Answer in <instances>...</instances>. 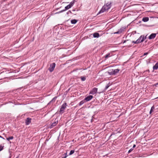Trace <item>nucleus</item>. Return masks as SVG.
Returning a JSON list of instances; mask_svg holds the SVG:
<instances>
[{"label":"nucleus","mask_w":158,"mask_h":158,"mask_svg":"<svg viewBox=\"0 0 158 158\" xmlns=\"http://www.w3.org/2000/svg\"><path fill=\"white\" fill-rule=\"evenodd\" d=\"M111 3L108 2L105 5L102 7L99 12V13H103L104 12L108 10L111 7Z\"/></svg>","instance_id":"1"},{"label":"nucleus","mask_w":158,"mask_h":158,"mask_svg":"<svg viewBox=\"0 0 158 158\" xmlns=\"http://www.w3.org/2000/svg\"><path fill=\"white\" fill-rule=\"evenodd\" d=\"M119 71V70L118 69H112L109 71V72H108L107 73L108 74L110 75H115L117 73H118Z\"/></svg>","instance_id":"2"},{"label":"nucleus","mask_w":158,"mask_h":158,"mask_svg":"<svg viewBox=\"0 0 158 158\" xmlns=\"http://www.w3.org/2000/svg\"><path fill=\"white\" fill-rule=\"evenodd\" d=\"M67 104L66 103H64L61 106L60 110V112L61 113H63L64 111L65 108L66 107Z\"/></svg>","instance_id":"3"},{"label":"nucleus","mask_w":158,"mask_h":158,"mask_svg":"<svg viewBox=\"0 0 158 158\" xmlns=\"http://www.w3.org/2000/svg\"><path fill=\"white\" fill-rule=\"evenodd\" d=\"M55 66V63H53L50 65L49 70L50 72H52L54 70Z\"/></svg>","instance_id":"4"},{"label":"nucleus","mask_w":158,"mask_h":158,"mask_svg":"<svg viewBox=\"0 0 158 158\" xmlns=\"http://www.w3.org/2000/svg\"><path fill=\"white\" fill-rule=\"evenodd\" d=\"M146 38V36H144V35H141L139 38L137 40H139V43L143 42Z\"/></svg>","instance_id":"5"},{"label":"nucleus","mask_w":158,"mask_h":158,"mask_svg":"<svg viewBox=\"0 0 158 158\" xmlns=\"http://www.w3.org/2000/svg\"><path fill=\"white\" fill-rule=\"evenodd\" d=\"M98 89L96 88H94L90 92V94H96L97 92Z\"/></svg>","instance_id":"6"},{"label":"nucleus","mask_w":158,"mask_h":158,"mask_svg":"<svg viewBox=\"0 0 158 158\" xmlns=\"http://www.w3.org/2000/svg\"><path fill=\"white\" fill-rule=\"evenodd\" d=\"M93 97L92 95H89L86 98H85L84 100H85L86 101H89Z\"/></svg>","instance_id":"7"},{"label":"nucleus","mask_w":158,"mask_h":158,"mask_svg":"<svg viewBox=\"0 0 158 158\" xmlns=\"http://www.w3.org/2000/svg\"><path fill=\"white\" fill-rule=\"evenodd\" d=\"M156 34L152 33L148 37L149 39H154L156 36Z\"/></svg>","instance_id":"8"},{"label":"nucleus","mask_w":158,"mask_h":158,"mask_svg":"<svg viewBox=\"0 0 158 158\" xmlns=\"http://www.w3.org/2000/svg\"><path fill=\"white\" fill-rule=\"evenodd\" d=\"M31 119L29 118H27V119L26 121V124L27 125H28L29 124V123L31 122Z\"/></svg>","instance_id":"9"},{"label":"nucleus","mask_w":158,"mask_h":158,"mask_svg":"<svg viewBox=\"0 0 158 158\" xmlns=\"http://www.w3.org/2000/svg\"><path fill=\"white\" fill-rule=\"evenodd\" d=\"M154 70H156L158 69V62L153 67Z\"/></svg>","instance_id":"10"},{"label":"nucleus","mask_w":158,"mask_h":158,"mask_svg":"<svg viewBox=\"0 0 158 158\" xmlns=\"http://www.w3.org/2000/svg\"><path fill=\"white\" fill-rule=\"evenodd\" d=\"M93 36L94 38H98L99 37V35L98 33H95L93 34Z\"/></svg>","instance_id":"11"},{"label":"nucleus","mask_w":158,"mask_h":158,"mask_svg":"<svg viewBox=\"0 0 158 158\" xmlns=\"http://www.w3.org/2000/svg\"><path fill=\"white\" fill-rule=\"evenodd\" d=\"M57 122H55L53 123L51 125V126H50V128H52L53 127L55 126L57 124Z\"/></svg>","instance_id":"12"},{"label":"nucleus","mask_w":158,"mask_h":158,"mask_svg":"<svg viewBox=\"0 0 158 158\" xmlns=\"http://www.w3.org/2000/svg\"><path fill=\"white\" fill-rule=\"evenodd\" d=\"M149 20V18L148 17H144L143 18L142 21L144 22H146L148 21Z\"/></svg>","instance_id":"13"},{"label":"nucleus","mask_w":158,"mask_h":158,"mask_svg":"<svg viewBox=\"0 0 158 158\" xmlns=\"http://www.w3.org/2000/svg\"><path fill=\"white\" fill-rule=\"evenodd\" d=\"M154 109H155V107L154 106H152V107H151V110L150 111V114H151L153 112Z\"/></svg>","instance_id":"14"},{"label":"nucleus","mask_w":158,"mask_h":158,"mask_svg":"<svg viewBox=\"0 0 158 158\" xmlns=\"http://www.w3.org/2000/svg\"><path fill=\"white\" fill-rule=\"evenodd\" d=\"M77 20L75 19L72 20L71 21V23L72 24H74L77 22Z\"/></svg>","instance_id":"15"},{"label":"nucleus","mask_w":158,"mask_h":158,"mask_svg":"<svg viewBox=\"0 0 158 158\" xmlns=\"http://www.w3.org/2000/svg\"><path fill=\"white\" fill-rule=\"evenodd\" d=\"M122 31V30L121 29H120L118 30V31L116 32H115L114 33V34H120L121 33Z\"/></svg>","instance_id":"16"},{"label":"nucleus","mask_w":158,"mask_h":158,"mask_svg":"<svg viewBox=\"0 0 158 158\" xmlns=\"http://www.w3.org/2000/svg\"><path fill=\"white\" fill-rule=\"evenodd\" d=\"M71 7L70 5H67V6L65 7V10H68Z\"/></svg>","instance_id":"17"},{"label":"nucleus","mask_w":158,"mask_h":158,"mask_svg":"<svg viewBox=\"0 0 158 158\" xmlns=\"http://www.w3.org/2000/svg\"><path fill=\"white\" fill-rule=\"evenodd\" d=\"M75 151L74 150H72L70 151L69 154V155H71L73 154L74 152Z\"/></svg>","instance_id":"18"},{"label":"nucleus","mask_w":158,"mask_h":158,"mask_svg":"<svg viewBox=\"0 0 158 158\" xmlns=\"http://www.w3.org/2000/svg\"><path fill=\"white\" fill-rule=\"evenodd\" d=\"M84 102H85L84 101V100L81 101L79 103V106L81 105H82L83 104Z\"/></svg>","instance_id":"19"},{"label":"nucleus","mask_w":158,"mask_h":158,"mask_svg":"<svg viewBox=\"0 0 158 158\" xmlns=\"http://www.w3.org/2000/svg\"><path fill=\"white\" fill-rule=\"evenodd\" d=\"M81 80L83 81H85L86 79L85 77H81Z\"/></svg>","instance_id":"20"},{"label":"nucleus","mask_w":158,"mask_h":158,"mask_svg":"<svg viewBox=\"0 0 158 158\" xmlns=\"http://www.w3.org/2000/svg\"><path fill=\"white\" fill-rule=\"evenodd\" d=\"M139 40H137L136 41H132V43H134L135 44H138L139 43Z\"/></svg>","instance_id":"21"},{"label":"nucleus","mask_w":158,"mask_h":158,"mask_svg":"<svg viewBox=\"0 0 158 158\" xmlns=\"http://www.w3.org/2000/svg\"><path fill=\"white\" fill-rule=\"evenodd\" d=\"M110 54H108L106 55L105 56V58H108V57H110Z\"/></svg>","instance_id":"22"},{"label":"nucleus","mask_w":158,"mask_h":158,"mask_svg":"<svg viewBox=\"0 0 158 158\" xmlns=\"http://www.w3.org/2000/svg\"><path fill=\"white\" fill-rule=\"evenodd\" d=\"M110 85H109V84H107L105 87V90H106V89H107L109 87Z\"/></svg>","instance_id":"23"},{"label":"nucleus","mask_w":158,"mask_h":158,"mask_svg":"<svg viewBox=\"0 0 158 158\" xmlns=\"http://www.w3.org/2000/svg\"><path fill=\"white\" fill-rule=\"evenodd\" d=\"M74 4V2H71L70 3V4H69V5H70L71 6V7Z\"/></svg>","instance_id":"24"},{"label":"nucleus","mask_w":158,"mask_h":158,"mask_svg":"<svg viewBox=\"0 0 158 158\" xmlns=\"http://www.w3.org/2000/svg\"><path fill=\"white\" fill-rule=\"evenodd\" d=\"M133 150V148H131L130 150H129L128 151V153H130Z\"/></svg>","instance_id":"25"},{"label":"nucleus","mask_w":158,"mask_h":158,"mask_svg":"<svg viewBox=\"0 0 158 158\" xmlns=\"http://www.w3.org/2000/svg\"><path fill=\"white\" fill-rule=\"evenodd\" d=\"M3 149V147L2 146H0V151L2 150Z\"/></svg>","instance_id":"26"},{"label":"nucleus","mask_w":158,"mask_h":158,"mask_svg":"<svg viewBox=\"0 0 158 158\" xmlns=\"http://www.w3.org/2000/svg\"><path fill=\"white\" fill-rule=\"evenodd\" d=\"M148 54V52L145 53H144V54H143V56L146 55Z\"/></svg>","instance_id":"27"},{"label":"nucleus","mask_w":158,"mask_h":158,"mask_svg":"<svg viewBox=\"0 0 158 158\" xmlns=\"http://www.w3.org/2000/svg\"><path fill=\"white\" fill-rule=\"evenodd\" d=\"M6 139L9 141L10 140V137L6 138Z\"/></svg>","instance_id":"28"},{"label":"nucleus","mask_w":158,"mask_h":158,"mask_svg":"<svg viewBox=\"0 0 158 158\" xmlns=\"http://www.w3.org/2000/svg\"><path fill=\"white\" fill-rule=\"evenodd\" d=\"M67 156L68 155L65 156H64L62 157V158H66Z\"/></svg>","instance_id":"29"},{"label":"nucleus","mask_w":158,"mask_h":158,"mask_svg":"<svg viewBox=\"0 0 158 158\" xmlns=\"http://www.w3.org/2000/svg\"><path fill=\"white\" fill-rule=\"evenodd\" d=\"M136 146V145L135 144H134L133 146V148H135Z\"/></svg>","instance_id":"30"},{"label":"nucleus","mask_w":158,"mask_h":158,"mask_svg":"<svg viewBox=\"0 0 158 158\" xmlns=\"http://www.w3.org/2000/svg\"><path fill=\"white\" fill-rule=\"evenodd\" d=\"M65 10H61V11H60L59 12V13H60V12H63V11H65Z\"/></svg>","instance_id":"31"},{"label":"nucleus","mask_w":158,"mask_h":158,"mask_svg":"<svg viewBox=\"0 0 158 158\" xmlns=\"http://www.w3.org/2000/svg\"><path fill=\"white\" fill-rule=\"evenodd\" d=\"M13 138V137L12 136H10V139H12Z\"/></svg>","instance_id":"32"},{"label":"nucleus","mask_w":158,"mask_h":158,"mask_svg":"<svg viewBox=\"0 0 158 158\" xmlns=\"http://www.w3.org/2000/svg\"><path fill=\"white\" fill-rule=\"evenodd\" d=\"M66 155H67V152H66V153H65V156H66Z\"/></svg>","instance_id":"33"},{"label":"nucleus","mask_w":158,"mask_h":158,"mask_svg":"<svg viewBox=\"0 0 158 158\" xmlns=\"http://www.w3.org/2000/svg\"><path fill=\"white\" fill-rule=\"evenodd\" d=\"M156 85H158V82L156 84Z\"/></svg>","instance_id":"34"},{"label":"nucleus","mask_w":158,"mask_h":158,"mask_svg":"<svg viewBox=\"0 0 158 158\" xmlns=\"http://www.w3.org/2000/svg\"><path fill=\"white\" fill-rule=\"evenodd\" d=\"M0 137H2L0 135Z\"/></svg>","instance_id":"35"}]
</instances>
